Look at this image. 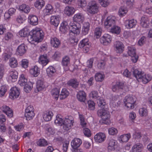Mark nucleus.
I'll use <instances>...</instances> for the list:
<instances>
[{
    "mask_svg": "<svg viewBox=\"0 0 152 152\" xmlns=\"http://www.w3.org/2000/svg\"><path fill=\"white\" fill-rule=\"evenodd\" d=\"M72 118L71 116H69L68 118H66L64 120L63 128L66 130H68L70 129L71 126L73 125Z\"/></svg>",
    "mask_w": 152,
    "mask_h": 152,
    "instance_id": "6",
    "label": "nucleus"
},
{
    "mask_svg": "<svg viewBox=\"0 0 152 152\" xmlns=\"http://www.w3.org/2000/svg\"><path fill=\"white\" fill-rule=\"evenodd\" d=\"M18 73L16 71H10L9 74V79H11L13 82H15L18 78Z\"/></svg>",
    "mask_w": 152,
    "mask_h": 152,
    "instance_id": "28",
    "label": "nucleus"
},
{
    "mask_svg": "<svg viewBox=\"0 0 152 152\" xmlns=\"http://www.w3.org/2000/svg\"><path fill=\"white\" fill-rule=\"evenodd\" d=\"M28 21L30 24L32 25H36L38 24V19L37 16L31 15L29 16Z\"/></svg>",
    "mask_w": 152,
    "mask_h": 152,
    "instance_id": "14",
    "label": "nucleus"
},
{
    "mask_svg": "<svg viewBox=\"0 0 152 152\" xmlns=\"http://www.w3.org/2000/svg\"><path fill=\"white\" fill-rule=\"evenodd\" d=\"M97 114L98 116H100L102 120L99 121V123L101 124H108L110 123L109 120L110 115L108 111L102 108L99 109L97 112Z\"/></svg>",
    "mask_w": 152,
    "mask_h": 152,
    "instance_id": "2",
    "label": "nucleus"
},
{
    "mask_svg": "<svg viewBox=\"0 0 152 152\" xmlns=\"http://www.w3.org/2000/svg\"><path fill=\"white\" fill-rule=\"evenodd\" d=\"M84 18L83 15L80 13L75 15L73 17V20L75 22H82Z\"/></svg>",
    "mask_w": 152,
    "mask_h": 152,
    "instance_id": "36",
    "label": "nucleus"
},
{
    "mask_svg": "<svg viewBox=\"0 0 152 152\" xmlns=\"http://www.w3.org/2000/svg\"><path fill=\"white\" fill-rule=\"evenodd\" d=\"M83 133L87 137H89L91 136L90 130L88 128H85L83 130Z\"/></svg>",
    "mask_w": 152,
    "mask_h": 152,
    "instance_id": "62",
    "label": "nucleus"
},
{
    "mask_svg": "<svg viewBox=\"0 0 152 152\" xmlns=\"http://www.w3.org/2000/svg\"><path fill=\"white\" fill-rule=\"evenodd\" d=\"M151 79V77L149 75H144V73L142 75L138 81H142L144 83L146 84L148 83Z\"/></svg>",
    "mask_w": 152,
    "mask_h": 152,
    "instance_id": "31",
    "label": "nucleus"
},
{
    "mask_svg": "<svg viewBox=\"0 0 152 152\" xmlns=\"http://www.w3.org/2000/svg\"><path fill=\"white\" fill-rule=\"evenodd\" d=\"M99 7L97 4L94 1L90 2L88 5L87 6L88 12L91 14H95L99 11Z\"/></svg>",
    "mask_w": 152,
    "mask_h": 152,
    "instance_id": "4",
    "label": "nucleus"
},
{
    "mask_svg": "<svg viewBox=\"0 0 152 152\" xmlns=\"http://www.w3.org/2000/svg\"><path fill=\"white\" fill-rule=\"evenodd\" d=\"M90 24L88 22L85 23L83 24L82 30V34L85 35L88 33L89 30Z\"/></svg>",
    "mask_w": 152,
    "mask_h": 152,
    "instance_id": "32",
    "label": "nucleus"
},
{
    "mask_svg": "<svg viewBox=\"0 0 152 152\" xmlns=\"http://www.w3.org/2000/svg\"><path fill=\"white\" fill-rule=\"evenodd\" d=\"M111 40L112 38L110 35L105 34L101 38L100 42L104 45H107L110 43Z\"/></svg>",
    "mask_w": 152,
    "mask_h": 152,
    "instance_id": "9",
    "label": "nucleus"
},
{
    "mask_svg": "<svg viewBox=\"0 0 152 152\" xmlns=\"http://www.w3.org/2000/svg\"><path fill=\"white\" fill-rule=\"evenodd\" d=\"M30 73L35 77L38 76L39 73V70L37 66H35L33 68H31L29 71Z\"/></svg>",
    "mask_w": 152,
    "mask_h": 152,
    "instance_id": "33",
    "label": "nucleus"
},
{
    "mask_svg": "<svg viewBox=\"0 0 152 152\" xmlns=\"http://www.w3.org/2000/svg\"><path fill=\"white\" fill-rule=\"evenodd\" d=\"M46 72L48 76L51 77L54 75L56 70L54 67L50 66L47 69Z\"/></svg>",
    "mask_w": 152,
    "mask_h": 152,
    "instance_id": "35",
    "label": "nucleus"
},
{
    "mask_svg": "<svg viewBox=\"0 0 152 152\" xmlns=\"http://www.w3.org/2000/svg\"><path fill=\"white\" fill-rule=\"evenodd\" d=\"M69 94V92L66 88L63 89L61 91L59 96L60 99H65L67 96Z\"/></svg>",
    "mask_w": 152,
    "mask_h": 152,
    "instance_id": "41",
    "label": "nucleus"
},
{
    "mask_svg": "<svg viewBox=\"0 0 152 152\" xmlns=\"http://www.w3.org/2000/svg\"><path fill=\"white\" fill-rule=\"evenodd\" d=\"M99 2L100 4L104 7H107L110 4L109 0H99Z\"/></svg>",
    "mask_w": 152,
    "mask_h": 152,
    "instance_id": "58",
    "label": "nucleus"
},
{
    "mask_svg": "<svg viewBox=\"0 0 152 152\" xmlns=\"http://www.w3.org/2000/svg\"><path fill=\"white\" fill-rule=\"evenodd\" d=\"M69 30L70 32H71L75 34H79L80 32V28L77 27L75 25H70Z\"/></svg>",
    "mask_w": 152,
    "mask_h": 152,
    "instance_id": "27",
    "label": "nucleus"
},
{
    "mask_svg": "<svg viewBox=\"0 0 152 152\" xmlns=\"http://www.w3.org/2000/svg\"><path fill=\"white\" fill-rule=\"evenodd\" d=\"M115 50L118 53H121L124 51V46L123 43L119 41H116L114 44Z\"/></svg>",
    "mask_w": 152,
    "mask_h": 152,
    "instance_id": "11",
    "label": "nucleus"
},
{
    "mask_svg": "<svg viewBox=\"0 0 152 152\" xmlns=\"http://www.w3.org/2000/svg\"><path fill=\"white\" fill-rule=\"evenodd\" d=\"M102 30L101 28L99 27L96 28L95 30L94 34L96 36V37L98 38L101 36Z\"/></svg>",
    "mask_w": 152,
    "mask_h": 152,
    "instance_id": "51",
    "label": "nucleus"
},
{
    "mask_svg": "<svg viewBox=\"0 0 152 152\" xmlns=\"http://www.w3.org/2000/svg\"><path fill=\"white\" fill-rule=\"evenodd\" d=\"M78 4L79 6L81 7L86 6V2L85 0H78Z\"/></svg>",
    "mask_w": 152,
    "mask_h": 152,
    "instance_id": "64",
    "label": "nucleus"
},
{
    "mask_svg": "<svg viewBox=\"0 0 152 152\" xmlns=\"http://www.w3.org/2000/svg\"><path fill=\"white\" fill-rule=\"evenodd\" d=\"M38 145L40 146H45L48 145L47 141L44 139H40L37 142Z\"/></svg>",
    "mask_w": 152,
    "mask_h": 152,
    "instance_id": "54",
    "label": "nucleus"
},
{
    "mask_svg": "<svg viewBox=\"0 0 152 152\" xmlns=\"http://www.w3.org/2000/svg\"><path fill=\"white\" fill-rule=\"evenodd\" d=\"M28 61L26 59H23L21 62V66L24 68H27L28 67Z\"/></svg>",
    "mask_w": 152,
    "mask_h": 152,
    "instance_id": "59",
    "label": "nucleus"
},
{
    "mask_svg": "<svg viewBox=\"0 0 152 152\" xmlns=\"http://www.w3.org/2000/svg\"><path fill=\"white\" fill-rule=\"evenodd\" d=\"M45 4L44 1L43 0H37L34 3V6L35 7L38 9H40Z\"/></svg>",
    "mask_w": 152,
    "mask_h": 152,
    "instance_id": "42",
    "label": "nucleus"
},
{
    "mask_svg": "<svg viewBox=\"0 0 152 152\" xmlns=\"http://www.w3.org/2000/svg\"><path fill=\"white\" fill-rule=\"evenodd\" d=\"M115 142L114 140L113 139L110 140L108 144V149L110 151L114 150L115 149Z\"/></svg>",
    "mask_w": 152,
    "mask_h": 152,
    "instance_id": "43",
    "label": "nucleus"
},
{
    "mask_svg": "<svg viewBox=\"0 0 152 152\" xmlns=\"http://www.w3.org/2000/svg\"><path fill=\"white\" fill-rule=\"evenodd\" d=\"M127 12L126 8L124 7H121L119 9L118 11L119 15L120 16H123L126 14Z\"/></svg>",
    "mask_w": 152,
    "mask_h": 152,
    "instance_id": "52",
    "label": "nucleus"
},
{
    "mask_svg": "<svg viewBox=\"0 0 152 152\" xmlns=\"http://www.w3.org/2000/svg\"><path fill=\"white\" fill-rule=\"evenodd\" d=\"M137 23L136 20L132 19L126 20L125 22V25L127 28H131L135 26Z\"/></svg>",
    "mask_w": 152,
    "mask_h": 152,
    "instance_id": "18",
    "label": "nucleus"
},
{
    "mask_svg": "<svg viewBox=\"0 0 152 152\" xmlns=\"http://www.w3.org/2000/svg\"><path fill=\"white\" fill-rule=\"evenodd\" d=\"M89 109L91 110H94L95 108V103L93 101L89 100L87 102Z\"/></svg>",
    "mask_w": 152,
    "mask_h": 152,
    "instance_id": "56",
    "label": "nucleus"
},
{
    "mask_svg": "<svg viewBox=\"0 0 152 152\" xmlns=\"http://www.w3.org/2000/svg\"><path fill=\"white\" fill-rule=\"evenodd\" d=\"M108 132L110 134L114 135L118 133L117 129L113 127L109 129Z\"/></svg>",
    "mask_w": 152,
    "mask_h": 152,
    "instance_id": "61",
    "label": "nucleus"
},
{
    "mask_svg": "<svg viewBox=\"0 0 152 152\" xmlns=\"http://www.w3.org/2000/svg\"><path fill=\"white\" fill-rule=\"evenodd\" d=\"M105 62L103 60L100 61L97 64V66L99 69H103L105 66Z\"/></svg>",
    "mask_w": 152,
    "mask_h": 152,
    "instance_id": "55",
    "label": "nucleus"
},
{
    "mask_svg": "<svg viewBox=\"0 0 152 152\" xmlns=\"http://www.w3.org/2000/svg\"><path fill=\"white\" fill-rule=\"evenodd\" d=\"M75 11V9L70 6H66L64 10V13L68 16L72 15Z\"/></svg>",
    "mask_w": 152,
    "mask_h": 152,
    "instance_id": "25",
    "label": "nucleus"
},
{
    "mask_svg": "<svg viewBox=\"0 0 152 152\" xmlns=\"http://www.w3.org/2000/svg\"><path fill=\"white\" fill-rule=\"evenodd\" d=\"M106 138V135L104 133L99 132L94 136V139L96 142L101 143L103 142Z\"/></svg>",
    "mask_w": 152,
    "mask_h": 152,
    "instance_id": "12",
    "label": "nucleus"
},
{
    "mask_svg": "<svg viewBox=\"0 0 152 152\" xmlns=\"http://www.w3.org/2000/svg\"><path fill=\"white\" fill-rule=\"evenodd\" d=\"M127 53L129 55L132 57V61L134 63L137 61L138 56L136 54V49L132 46H129L128 47Z\"/></svg>",
    "mask_w": 152,
    "mask_h": 152,
    "instance_id": "5",
    "label": "nucleus"
},
{
    "mask_svg": "<svg viewBox=\"0 0 152 152\" xmlns=\"http://www.w3.org/2000/svg\"><path fill=\"white\" fill-rule=\"evenodd\" d=\"M64 120L61 118V116L60 115H58L56 116V119L55 121V123L59 125H62L63 124Z\"/></svg>",
    "mask_w": 152,
    "mask_h": 152,
    "instance_id": "48",
    "label": "nucleus"
},
{
    "mask_svg": "<svg viewBox=\"0 0 152 152\" xmlns=\"http://www.w3.org/2000/svg\"><path fill=\"white\" fill-rule=\"evenodd\" d=\"M81 140L79 138H75L71 142V145L72 148L76 149L78 148L82 144Z\"/></svg>",
    "mask_w": 152,
    "mask_h": 152,
    "instance_id": "16",
    "label": "nucleus"
},
{
    "mask_svg": "<svg viewBox=\"0 0 152 152\" xmlns=\"http://www.w3.org/2000/svg\"><path fill=\"white\" fill-rule=\"evenodd\" d=\"M133 75L138 81L140 80L143 74L142 72L139 71L137 69L132 68V69Z\"/></svg>",
    "mask_w": 152,
    "mask_h": 152,
    "instance_id": "21",
    "label": "nucleus"
},
{
    "mask_svg": "<svg viewBox=\"0 0 152 152\" xmlns=\"http://www.w3.org/2000/svg\"><path fill=\"white\" fill-rule=\"evenodd\" d=\"M136 98L134 96H126L124 100V102L125 105L129 109H132L134 108L135 104Z\"/></svg>",
    "mask_w": 152,
    "mask_h": 152,
    "instance_id": "3",
    "label": "nucleus"
},
{
    "mask_svg": "<svg viewBox=\"0 0 152 152\" xmlns=\"http://www.w3.org/2000/svg\"><path fill=\"white\" fill-rule=\"evenodd\" d=\"M140 24L143 28H147L149 27L150 22L147 16H143L141 19Z\"/></svg>",
    "mask_w": 152,
    "mask_h": 152,
    "instance_id": "10",
    "label": "nucleus"
},
{
    "mask_svg": "<svg viewBox=\"0 0 152 152\" xmlns=\"http://www.w3.org/2000/svg\"><path fill=\"white\" fill-rule=\"evenodd\" d=\"M3 112L4 113L8 116L12 117L13 115V112L11 109L6 105H3L1 109Z\"/></svg>",
    "mask_w": 152,
    "mask_h": 152,
    "instance_id": "15",
    "label": "nucleus"
},
{
    "mask_svg": "<svg viewBox=\"0 0 152 152\" xmlns=\"http://www.w3.org/2000/svg\"><path fill=\"white\" fill-rule=\"evenodd\" d=\"M97 100L98 106L102 108H104L105 106H106V103L104 100L101 98L98 99Z\"/></svg>",
    "mask_w": 152,
    "mask_h": 152,
    "instance_id": "45",
    "label": "nucleus"
},
{
    "mask_svg": "<svg viewBox=\"0 0 152 152\" xmlns=\"http://www.w3.org/2000/svg\"><path fill=\"white\" fill-rule=\"evenodd\" d=\"M34 116V111L31 112H25V116L27 120H30L32 119Z\"/></svg>",
    "mask_w": 152,
    "mask_h": 152,
    "instance_id": "49",
    "label": "nucleus"
},
{
    "mask_svg": "<svg viewBox=\"0 0 152 152\" xmlns=\"http://www.w3.org/2000/svg\"><path fill=\"white\" fill-rule=\"evenodd\" d=\"M18 63L17 60L14 58H11L10 59V66L13 68H14L17 66Z\"/></svg>",
    "mask_w": 152,
    "mask_h": 152,
    "instance_id": "47",
    "label": "nucleus"
},
{
    "mask_svg": "<svg viewBox=\"0 0 152 152\" xmlns=\"http://www.w3.org/2000/svg\"><path fill=\"white\" fill-rule=\"evenodd\" d=\"M9 97L11 99H14L18 97L20 95L19 90L16 87H13L10 90Z\"/></svg>",
    "mask_w": 152,
    "mask_h": 152,
    "instance_id": "8",
    "label": "nucleus"
},
{
    "mask_svg": "<svg viewBox=\"0 0 152 152\" xmlns=\"http://www.w3.org/2000/svg\"><path fill=\"white\" fill-rule=\"evenodd\" d=\"M27 79L23 75H21L19 79L18 84L21 86H25L27 82Z\"/></svg>",
    "mask_w": 152,
    "mask_h": 152,
    "instance_id": "39",
    "label": "nucleus"
},
{
    "mask_svg": "<svg viewBox=\"0 0 152 152\" xmlns=\"http://www.w3.org/2000/svg\"><path fill=\"white\" fill-rule=\"evenodd\" d=\"M67 84L68 86H71L72 88H77L79 85V82L76 79H73L70 80L68 81Z\"/></svg>",
    "mask_w": 152,
    "mask_h": 152,
    "instance_id": "23",
    "label": "nucleus"
},
{
    "mask_svg": "<svg viewBox=\"0 0 152 152\" xmlns=\"http://www.w3.org/2000/svg\"><path fill=\"white\" fill-rule=\"evenodd\" d=\"M70 59L68 56H65L64 58H63L62 60V64L64 66H67L68 64L69 63Z\"/></svg>",
    "mask_w": 152,
    "mask_h": 152,
    "instance_id": "57",
    "label": "nucleus"
},
{
    "mask_svg": "<svg viewBox=\"0 0 152 152\" xmlns=\"http://www.w3.org/2000/svg\"><path fill=\"white\" fill-rule=\"evenodd\" d=\"M110 31L113 33L118 34L121 32V28L120 27L116 25L115 24L111 27Z\"/></svg>",
    "mask_w": 152,
    "mask_h": 152,
    "instance_id": "38",
    "label": "nucleus"
},
{
    "mask_svg": "<svg viewBox=\"0 0 152 152\" xmlns=\"http://www.w3.org/2000/svg\"><path fill=\"white\" fill-rule=\"evenodd\" d=\"M87 46H90L89 40L87 38H85L82 40L79 44V47L80 48L84 47Z\"/></svg>",
    "mask_w": 152,
    "mask_h": 152,
    "instance_id": "37",
    "label": "nucleus"
},
{
    "mask_svg": "<svg viewBox=\"0 0 152 152\" xmlns=\"http://www.w3.org/2000/svg\"><path fill=\"white\" fill-rule=\"evenodd\" d=\"M115 18L114 17H108L104 23V25L106 28L112 27L115 24Z\"/></svg>",
    "mask_w": 152,
    "mask_h": 152,
    "instance_id": "7",
    "label": "nucleus"
},
{
    "mask_svg": "<svg viewBox=\"0 0 152 152\" xmlns=\"http://www.w3.org/2000/svg\"><path fill=\"white\" fill-rule=\"evenodd\" d=\"M29 31V29L27 28H24L19 32V34L21 37H23L28 35V40L31 44H33L34 41L39 42L42 41L44 37V34L42 31L33 30Z\"/></svg>",
    "mask_w": 152,
    "mask_h": 152,
    "instance_id": "1",
    "label": "nucleus"
},
{
    "mask_svg": "<svg viewBox=\"0 0 152 152\" xmlns=\"http://www.w3.org/2000/svg\"><path fill=\"white\" fill-rule=\"evenodd\" d=\"M39 62L41 63L43 66L46 65L49 62L47 59V56L46 54L41 55L39 58Z\"/></svg>",
    "mask_w": 152,
    "mask_h": 152,
    "instance_id": "24",
    "label": "nucleus"
},
{
    "mask_svg": "<svg viewBox=\"0 0 152 152\" xmlns=\"http://www.w3.org/2000/svg\"><path fill=\"white\" fill-rule=\"evenodd\" d=\"M139 113L141 116H146L147 115V110L145 108H142L140 109Z\"/></svg>",
    "mask_w": 152,
    "mask_h": 152,
    "instance_id": "53",
    "label": "nucleus"
},
{
    "mask_svg": "<svg viewBox=\"0 0 152 152\" xmlns=\"http://www.w3.org/2000/svg\"><path fill=\"white\" fill-rule=\"evenodd\" d=\"M7 88L6 86H2L0 88V96H3L7 91Z\"/></svg>",
    "mask_w": 152,
    "mask_h": 152,
    "instance_id": "63",
    "label": "nucleus"
},
{
    "mask_svg": "<svg viewBox=\"0 0 152 152\" xmlns=\"http://www.w3.org/2000/svg\"><path fill=\"white\" fill-rule=\"evenodd\" d=\"M26 49L24 44L20 45L17 48L16 50V53L20 56H22L26 53Z\"/></svg>",
    "mask_w": 152,
    "mask_h": 152,
    "instance_id": "19",
    "label": "nucleus"
},
{
    "mask_svg": "<svg viewBox=\"0 0 152 152\" xmlns=\"http://www.w3.org/2000/svg\"><path fill=\"white\" fill-rule=\"evenodd\" d=\"M77 98L79 101L84 102L86 99V93L83 91H79L77 95Z\"/></svg>",
    "mask_w": 152,
    "mask_h": 152,
    "instance_id": "17",
    "label": "nucleus"
},
{
    "mask_svg": "<svg viewBox=\"0 0 152 152\" xmlns=\"http://www.w3.org/2000/svg\"><path fill=\"white\" fill-rule=\"evenodd\" d=\"M143 148V145L138 143L135 144L132 148V152H141Z\"/></svg>",
    "mask_w": 152,
    "mask_h": 152,
    "instance_id": "22",
    "label": "nucleus"
},
{
    "mask_svg": "<svg viewBox=\"0 0 152 152\" xmlns=\"http://www.w3.org/2000/svg\"><path fill=\"white\" fill-rule=\"evenodd\" d=\"M105 77L104 74L98 72L96 73L94 76L95 80L98 82H102L104 80Z\"/></svg>",
    "mask_w": 152,
    "mask_h": 152,
    "instance_id": "29",
    "label": "nucleus"
},
{
    "mask_svg": "<svg viewBox=\"0 0 152 152\" xmlns=\"http://www.w3.org/2000/svg\"><path fill=\"white\" fill-rule=\"evenodd\" d=\"M45 87L43 82L42 80H38L37 83V88L38 91L42 90Z\"/></svg>",
    "mask_w": 152,
    "mask_h": 152,
    "instance_id": "46",
    "label": "nucleus"
},
{
    "mask_svg": "<svg viewBox=\"0 0 152 152\" xmlns=\"http://www.w3.org/2000/svg\"><path fill=\"white\" fill-rule=\"evenodd\" d=\"M50 42L52 46L55 48H58L60 45V41L56 37L52 38Z\"/></svg>",
    "mask_w": 152,
    "mask_h": 152,
    "instance_id": "26",
    "label": "nucleus"
},
{
    "mask_svg": "<svg viewBox=\"0 0 152 152\" xmlns=\"http://www.w3.org/2000/svg\"><path fill=\"white\" fill-rule=\"evenodd\" d=\"M130 137L131 135L130 133L121 135L120 137L121 141L123 142H128Z\"/></svg>",
    "mask_w": 152,
    "mask_h": 152,
    "instance_id": "44",
    "label": "nucleus"
},
{
    "mask_svg": "<svg viewBox=\"0 0 152 152\" xmlns=\"http://www.w3.org/2000/svg\"><path fill=\"white\" fill-rule=\"evenodd\" d=\"M59 88H55L53 89L51 91V94L54 99L57 100L59 95Z\"/></svg>",
    "mask_w": 152,
    "mask_h": 152,
    "instance_id": "40",
    "label": "nucleus"
},
{
    "mask_svg": "<svg viewBox=\"0 0 152 152\" xmlns=\"http://www.w3.org/2000/svg\"><path fill=\"white\" fill-rule=\"evenodd\" d=\"M32 88H33L32 83H28L24 86V90L26 92L28 93L31 90Z\"/></svg>",
    "mask_w": 152,
    "mask_h": 152,
    "instance_id": "50",
    "label": "nucleus"
},
{
    "mask_svg": "<svg viewBox=\"0 0 152 152\" xmlns=\"http://www.w3.org/2000/svg\"><path fill=\"white\" fill-rule=\"evenodd\" d=\"M51 24L55 27H57L59 23V18L58 16H52L50 17Z\"/></svg>",
    "mask_w": 152,
    "mask_h": 152,
    "instance_id": "20",
    "label": "nucleus"
},
{
    "mask_svg": "<svg viewBox=\"0 0 152 152\" xmlns=\"http://www.w3.org/2000/svg\"><path fill=\"white\" fill-rule=\"evenodd\" d=\"M69 26L67 22L66 21H63L61 24L60 27V31L63 34H66L69 30Z\"/></svg>",
    "mask_w": 152,
    "mask_h": 152,
    "instance_id": "13",
    "label": "nucleus"
},
{
    "mask_svg": "<svg viewBox=\"0 0 152 152\" xmlns=\"http://www.w3.org/2000/svg\"><path fill=\"white\" fill-rule=\"evenodd\" d=\"M79 118L80 120L81 125L83 127L86 126V123L83 116L82 115H80Z\"/></svg>",
    "mask_w": 152,
    "mask_h": 152,
    "instance_id": "60",
    "label": "nucleus"
},
{
    "mask_svg": "<svg viewBox=\"0 0 152 152\" xmlns=\"http://www.w3.org/2000/svg\"><path fill=\"white\" fill-rule=\"evenodd\" d=\"M19 9L22 12L27 14L30 12V8L28 5L23 4L20 6Z\"/></svg>",
    "mask_w": 152,
    "mask_h": 152,
    "instance_id": "30",
    "label": "nucleus"
},
{
    "mask_svg": "<svg viewBox=\"0 0 152 152\" xmlns=\"http://www.w3.org/2000/svg\"><path fill=\"white\" fill-rule=\"evenodd\" d=\"M53 114L51 111H49L47 112L46 113H44L43 115V118L44 120L46 121H50L53 116Z\"/></svg>",
    "mask_w": 152,
    "mask_h": 152,
    "instance_id": "34",
    "label": "nucleus"
}]
</instances>
